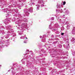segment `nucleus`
<instances>
[{"instance_id":"1","label":"nucleus","mask_w":75,"mask_h":75,"mask_svg":"<svg viewBox=\"0 0 75 75\" xmlns=\"http://www.w3.org/2000/svg\"><path fill=\"white\" fill-rule=\"evenodd\" d=\"M66 4V2L65 1H63V5H65Z\"/></svg>"},{"instance_id":"2","label":"nucleus","mask_w":75,"mask_h":75,"mask_svg":"<svg viewBox=\"0 0 75 75\" xmlns=\"http://www.w3.org/2000/svg\"><path fill=\"white\" fill-rule=\"evenodd\" d=\"M64 34V33H62L61 34V35H63Z\"/></svg>"},{"instance_id":"3","label":"nucleus","mask_w":75,"mask_h":75,"mask_svg":"<svg viewBox=\"0 0 75 75\" xmlns=\"http://www.w3.org/2000/svg\"><path fill=\"white\" fill-rule=\"evenodd\" d=\"M25 38H26V39H27V37H26Z\"/></svg>"},{"instance_id":"4","label":"nucleus","mask_w":75,"mask_h":75,"mask_svg":"<svg viewBox=\"0 0 75 75\" xmlns=\"http://www.w3.org/2000/svg\"><path fill=\"white\" fill-rule=\"evenodd\" d=\"M24 42V43H26V42Z\"/></svg>"},{"instance_id":"5","label":"nucleus","mask_w":75,"mask_h":75,"mask_svg":"<svg viewBox=\"0 0 75 75\" xmlns=\"http://www.w3.org/2000/svg\"><path fill=\"white\" fill-rule=\"evenodd\" d=\"M53 18V19H54V18Z\"/></svg>"}]
</instances>
